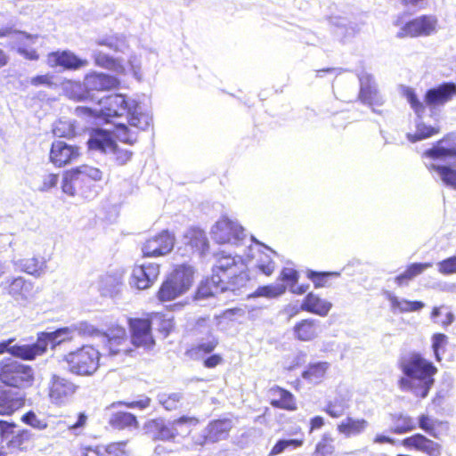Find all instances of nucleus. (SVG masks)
I'll return each mask as SVG.
<instances>
[{
  "instance_id": "36",
  "label": "nucleus",
  "mask_w": 456,
  "mask_h": 456,
  "mask_svg": "<svg viewBox=\"0 0 456 456\" xmlns=\"http://www.w3.org/2000/svg\"><path fill=\"white\" fill-rule=\"evenodd\" d=\"M330 364L327 362H318L308 365L307 369L303 371L302 378L311 383H319L324 377Z\"/></svg>"
},
{
  "instance_id": "44",
  "label": "nucleus",
  "mask_w": 456,
  "mask_h": 456,
  "mask_svg": "<svg viewBox=\"0 0 456 456\" xmlns=\"http://www.w3.org/2000/svg\"><path fill=\"white\" fill-rule=\"evenodd\" d=\"M122 285L121 280L116 275H105L102 278L100 289L103 296L114 297L116 296Z\"/></svg>"
},
{
  "instance_id": "61",
  "label": "nucleus",
  "mask_w": 456,
  "mask_h": 456,
  "mask_svg": "<svg viewBox=\"0 0 456 456\" xmlns=\"http://www.w3.org/2000/svg\"><path fill=\"white\" fill-rule=\"evenodd\" d=\"M75 171L72 170L69 175H66L62 181V191L64 193L73 196L76 193V185L81 182L80 180H74Z\"/></svg>"
},
{
  "instance_id": "13",
  "label": "nucleus",
  "mask_w": 456,
  "mask_h": 456,
  "mask_svg": "<svg viewBox=\"0 0 456 456\" xmlns=\"http://www.w3.org/2000/svg\"><path fill=\"white\" fill-rule=\"evenodd\" d=\"M77 389L78 386L70 379L53 374L48 383L49 399L54 405H66L72 400Z\"/></svg>"
},
{
  "instance_id": "55",
  "label": "nucleus",
  "mask_w": 456,
  "mask_h": 456,
  "mask_svg": "<svg viewBox=\"0 0 456 456\" xmlns=\"http://www.w3.org/2000/svg\"><path fill=\"white\" fill-rule=\"evenodd\" d=\"M404 96L410 103L411 107L415 111L418 118H420L421 115L425 112V106L423 102L419 100L415 92L410 87H406L404 89Z\"/></svg>"
},
{
  "instance_id": "54",
  "label": "nucleus",
  "mask_w": 456,
  "mask_h": 456,
  "mask_svg": "<svg viewBox=\"0 0 456 456\" xmlns=\"http://www.w3.org/2000/svg\"><path fill=\"white\" fill-rule=\"evenodd\" d=\"M348 404L342 399H335L328 403L325 411L332 418H339L344 415Z\"/></svg>"
},
{
  "instance_id": "24",
  "label": "nucleus",
  "mask_w": 456,
  "mask_h": 456,
  "mask_svg": "<svg viewBox=\"0 0 456 456\" xmlns=\"http://www.w3.org/2000/svg\"><path fill=\"white\" fill-rule=\"evenodd\" d=\"M456 95V84L444 82L436 87L428 89L425 94V102L431 108L444 105Z\"/></svg>"
},
{
  "instance_id": "15",
  "label": "nucleus",
  "mask_w": 456,
  "mask_h": 456,
  "mask_svg": "<svg viewBox=\"0 0 456 456\" xmlns=\"http://www.w3.org/2000/svg\"><path fill=\"white\" fill-rule=\"evenodd\" d=\"M3 289L19 305H27L35 297L34 283L23 277L8 278L2 281Z\"/></svg>"
},
{
  "instance_id": "49",
  "label": "nucleus",
  "mask_w": 456,
  "mask_h": 456,
  "mask_svg": "<svg viewBox=\"0 0 456 456\" xmlns=\"http://www.w3.org/2000/svg\"><path fill=\"white\" fill-rule=\"evenodd\" d=\"M286 290V286L281 283L271 284L263 287H259L256 292L255 296L256 297H276L283 294Z\"/></svg>"
},
{
  "instance_id": "38",
  "label": "nucleus",
  "mask_w": 456,
  "mask_h": 456,
  "mask_svg": "<svg viewBox=\"0 0 456 456\" xmlns=\"http://www.w3.org/2000/svg\"><path fill=\"white\" fill-rule=\"evenodd\" d=\"M109 424L114 428L124 429L133 427L137 428L138 421L134 414L119 411L111 415L109 419Z\"/></svg>"
},
{
  "instance_id": "8",
  "label": "nucleus",
  "mask_w": 456,
  "mask_h": 456,
  "mask_svg": "<svg viewBox=\"0 0 456 456\" xmlns=\"http://www.w3.org/2000/svg\"><path fill=\"white\" fill-rule=\"evenodd\" d=\"M101 353L92 346H83L68 354L64 360L69 372L78 376H91L99 368Z\"/></svg>"
},
{
  "instance_id": "6",
  "label": "nucleus",
  "mask_w": 456,
  "mask_h": 456,
  "mask_svg": "<svg viewBox=\"0 0 456 456\" xmlns=\"http://www.w3.org/2000/svg\"><path fill=\"white\" fill-rule=\"evenodd\" d=\"M35 379L33 369L11 358L0 361V381L6 386L27 388Z\"/></svg>"
},
{
  "instance_id": "23",
  "label": "nucleus",
  "mask_w": 456,
  "mask_h": 456,
  "mask_svg": "<svg viewBox=\"0 0 456 456\" xmlns=\"http://www.w3.org/2000/svg\"><path fill=\"white\" fill-rule=\"evenodd\" d=\"M360 82L359 99L364 104L373 107L374 105H382L383 99L379 94L375 81L372 76L367 72H362L358 75ZM373 111H376L372 108Z\"/></svg>"
},
{
  "instance_id": "29",
  "label": "nucleus",
  "mask_w": 456,
  "mask_h": 456,
  "mask_svg": "<svg viewBox=\"0 0 456 456\" xmlns=\"http://www.w3.org/2000/svg\"><path fill=\"white\" fill-rule=\"evenodd\" d=\"M332 307V304L325 299L321 298L314 293L306 295L301 305V309L313 313L320 316H326Z\"/></svg>"
},
{
  "instance_id": "19",
  "label": "nucleus",
  "mask_w": 456,
  "mask_h": 456,
  "mask_svg": "<svg viewBox=\"0 0 456 456\" xmlns=\"http://www.w3.org/2000/svg\"><path fill=\"white\" fill-rule=\"evenodd\" d=\"M159 274V266L155 263H143L134 266L129 283L138 289L150 288Z\"/></svg>"
},
{
  "instance_id": "57",
  "label": "nucleus",
  "mask_w": 456,
  "mask_h": 456,
  "mask_svg": "<svg viewBox=\"0 0 456 456\" xmlns=\"http://www.w3.org/2000/svg\"><path fill=\"white\" fill-rule=\"evenodd\" d=\"M437 271L444 276L456 273V256L447 257L436 263Z\"/></svg>"
},
{
  "instance_id": "58",
  "label": "nucleus",
  "mask_w": 456,
  "mask_h": 456,
  "mask_svg": "<svg viewBox=\"0 0 456 456\" xmlns=\"http://www.w3.org/2000/svg\"><path fill=\"white\" fill-rule=\"evenodd\" d=\"M21 420L25 424L38 430H44L48 427L47 422L43 419H39L37 415L32 411H29L27 413H25L21 417Z\"/></svg>"
},
{
  "instance_id": "22",
  "label": "nucleus",
  "mask_w": 456,
  "mask_h": 456,
  "mask_svg": "<svg viewBox=\"0 0 456 456\" xmlns=\"http://www.w3.org/2000/svg\"><path fill=\"white\" fill-rule=\"evenodd\" d=\"M79 156V148L65 142L55 141L52 143L50 160L56 167L72 163Z\"/></svg>"
},
{
  "instance_id": "53",
  "label": "nucleus",
  "mask_w": 456,
  "mask_h": 456,
  "mask_svg": "<svg viewBox=\"0 0 456 456\" xmlns=\"http://www.w3.org/2000/svg\"><path fill=\"white\" fill-rule=\"evenodd\" d=\"M303 444L302 440L298 439H281L279 440L272 448L269 456H274L282 453L287 448H297Z\"/></svg>"
},
{
  "instance_id": "25",
  "label": "nucleus",
  "mask_w": 456,
  "mask_h": 456,
  "mask_svg": "<svg viewBox=\"0 0 456 456\" xmlns=\"http://www.w3.org/2000/svg\"><path fill=\"white\" fill-rule=\"evenodd\" d=\"M406 448H414L427 453L428 456H441L442 446L422 434H415L401 441Z\"/></svg>"
},
{
  "instance_id": "64",
  "label": "nucleus",
  "mask_w": 456,
  "mask_h": 456,
  "mask_svg": "<svg viewBox=\"0 0 456 456\" xmlns=\"http://www.w3.org/2000/svg\"><path fill=\"white\" fill-rule=\"evenodd\" d=\"M126 442L112 443L104 448L107 456H121L125 452Z\"/></svg>"
},
{
  "instance_id": "59",
  "label": "nucleus",
  "mask_w": 456,
  "mask_h": 456,
  "mask_svg": "<svg viewBox=\"0 0 456 456\" xmlns=\"http://www.w3.org/2000/svg\"><path fill=\"white\" fill-rule=\"evenodd\" d=\"M256 267L265 275H271L275 268V263L272 259L271 256L263 253L259 256L256 261Z\"/></svg>"
},
{
  "instance_id": "12",
  "label": "nucleus",
  "mask_w": 456,
  "mask_h": 456,
  "mask_svg": "<svg viewBox=\"0 0 456 456\" xmlns=\"http://www.w3.org/2000/svg\"><path fill=\"white\" fill-rule=\"evenodd\" d=\"M211 234L213 240L219 244L239 245L246 238L242 226L228 217L218 220L212 227Z\"/></svg>"
},
{
  "instance_id": "9",
  "label": "nucleus",
  "mask_w": 456,
  "mask_h": 456,
  "mask_svg": "<svg viewBox=\"0 0 456 456\" xmlns=\"http://www.w3.org/2000/svg\"><path fill=\"white\" fill-rule=\"evenodd\" d=\"M193 273L191 266L179 265L161 285L159 298L170 301L185 293L192 283Z\"/></svg>"
},
{
  "instance_id": "47",
  "label": "nucleus",
  "mask_w": 456,
  "mask_h": 456,
  "mask_svg": "<svg viewBox=\"0 0 456 456\" xmlns=\"http://www.w3.org/2000/svg\"><path fill=\"white\" fill-rule=\"evenodd\" d=\"M438 133V129L430 126H427L422 122H417L416 133L414 134H408L407 138L411 142L423 140Z\"/></svg>"
},
{
  "instance_id": "60",
  "label": "nucleus",
  "mask_w": 456,
  "mask_h": 456,
  "mask_svg": "<svg viewBox=\"0 0 456 456\" xmlns=\"http://www.w3.org/2000/svg\"><path fill=\"white\" fill-rule=\"evenodd\" d=\"M333 439L329 434H324L321 441L316 444L315 454L322 456L331 454L334 451Z\"/></svg>"
},
{
  "instance_id": "26",
  "label": "nucleus",
  "mask_w": 456,
  "mask_h": 456,
  "mask_svg": "<svg viewBox=\"0 0 456 456\" xmlns=\"http://www.w3.org/2000/svg\"><path fill=\"white\" fill-rule=\"evenodd\" d=\"M51 67L61 66L66 69H77L88 65V61L77 57L70 51L52 53L48 55Z\"/></svg>"
},
{
  "instance_id": "2",
  "label": "nucleus",
  "mask_w": 456,
  "mask_h": 456,
  "mask_svg": "<svg viewBox=\"0 0 456 456\" xmlns=\"http://www.w3.org/2000/svg\"><path fill=\"white\" fill-rule=\"evenodd\" d=\"M248 281V275L242 258L239 256H222L213 267L211 278L202 281L199 286L196 299H206L227 292L235 295Z\"/></svg>"
},
{
  "instance_id": "45",
  "label": "nucleus",
  "mask_w": 456,
  "mask_h": 456,
  "mask_svg": "<svg viewBox=\"0 0 456 456\" xmlns=\"http://www.w3.org/2000/svg\"><path fill=\"white\" fill-rule=\"evenodd\" d=\"M183 395L181 392L160 393L158 395L159 403L167 410L174 411L182 406Z\"/></svg>"
},
{
  "instance_id": "18",
  "label": "nucleus",
  "mask_w": 456,
  "mask_h": 456,
  "mask_svg": "<svg viewBox=\"0 0 456 456\" xmlns=\"http://www.w3.org/2000/svg\"><path fill=\"white\" fill-rule=\"evenodd\" d=\"M0 436L12 449H22L24 444L31 438V433L28 429H22L14 423L0 419Z\"/></svg>"
},
{
  "instance_id": "40",
  "label": "nucleus",
  "mask_w": 456,
  "mask_h": 456,
  "mask_svg": "<svg viewBox=\"0 0 456 456\" xmlns=\"http://www.w3.org/2000/svg\"><path fill=\"white\" fill-rule=\"evenodd\" d=\"M217 344V339L211 336L208 341L200 342L196 346L187 350L186 354L194 360L201 359L206 354H210Z\"/></svg>"
},
{
  "instance_id": "62",
  "label": "nucleus",
  "mask_w": 456,
  "mask_h": 456,
  "mask_svg": "<svg viewBox=\"0 0 456 456\" xmlns=\"http://www.w3.org/2000/svg\"><path fill=\"white\" fill-rule=\"evenodd\" d=\"M86 419L87 417L85 413H79L77 420L74 424H67L62 420H58L56 422V428L61 431H64L66 429H77L86 424Z\"/></svg>"
},
{
  "instance_id": "5",
  "label": "nucleus",
  "mask_w": 456,
  "mask_h": 456,
  "mask_svg": "<svg viewBox=\"0 0 456 456\" xmlns=\"http://www.w3.org/2000/svg\"><path fill=\"white\" fill-rule=\"evenodd\" d=\"M424 155L437 163L427 164V167L447 186L456 189V134H450L439 141Z\"/></svg>"
},
{
  "instance_id": "46",
  "label": "nucleus",
  "mask_w": 456,
  "mask_h": 456,
  "mask_svg": "<svg viewBox=\"0 0 456 456\" xmlns=\"http://www.w3.org/2000/svg\"><path fill=\"white\" fill-rule=\"evenodd\" d=\"M74 180L83 181L85 178H89L94 181H100L102 175V173L100 169L87 165L78 167L74 169Z\"/></svg>"
},
{
  "instance_id": "16",
  "label": "nucleus",
  "mask_w": 456,
  "mask_h": 456,
  "mask_svg": "<svg viewBox=\"0 0 456 456\" xmlns=\"http://www.w3.org/2000/svg\"><path fill=\"white\" fill-rule=\"evenodd\" d=\"M12 37L15 40L18 53L24 58L30 61H37L38 53L32 45L38 39V35L28 34L21 30H16L12 27H4L0 28V38Z\"/></svg>"
},
{
  "instance_id": "43",
  "label": "nucleus",
  "mask_w": 456,
  "mask_h": 456,
  "mask_svg": "<svg viewBox=\"0 0 456 456\" xmlns=\"http://www.w3.org/2000/svg\"><path fill=\"white\" fill-rule=\"evenodd\" d=\"M417 424L413 418L404 414H398L394 417V427L392 433L402 435L416 429Z\"/></svg>"
},
{
  "instance_id": "32",
  "label": "nucleus",
  "mask_w": 456,
  "mask_h": 456,
  "mask_svg": "<svg viewBox=\"0 0 456 456\" xmlns=\"http://www.w3.org/2000/svg\"><path fill=\"white\" fill-rule=\"evenodd\" d=\"M330 24L333 28V33L340 40L354 35L360 29L357 24H353L345 17H330Z\"/></svg>"
},
{
  "instance_id": "42",
  "label": "nucleus",
  "mask_w": 456,
  "mask_h": 456,
  "mask_svg": "<svg viewBox=\"0 0 456 456\" xmlns=\"http://www.w3.org/2000/svg\"><path fill=\"white\" fill-rule=\"evenodd\" d=\"M418 425L419 428L430 436L439 438V434L436 432V428L443 425H447V423L435 419L428 414H421L418 418Z\"/></svg>"
},
{
  "instance_id": "63",
  "label": "nucleus",
  "mask_w": 456,
  "mask_h": 456,
  "mask_svg": "<svg viewBox=\"0 0 456 456\" xmlns=\"http://www.w3.org/2000/svg\"><path fill=\"white\" fill-rule=\"evenodd\" d=\"M280 278L282 281L287 282L289 289H291V284L296 285L297 282L298 273L292 268H283Z\"/></svg>"
},
{
  "instance_id": "50",
  "label": "nucleus",
  "mask_w": 456,
  "mask_h": 456,
  "mask_svg": "<svg viewBox=\"0 0 456 456\" xmlns=\"http://www.w3.org/2000/svg\"><path fill=\"white\" fill-rule=\"evenodd\" d=\"M53 133L57 137H72L75 134L74 124L70 120L60 119L54 124Z\"/></svg>"
},
{
  "instance_id": "37",
  "label": "nucleus",
  "mask_w": 456,
  "mask_h": 456,
  "mask_svg": "<svg viewBox=\"0 0 456 456\" xmlns=\"http://www.w3.org/2000/svg\"><path fill=\"white\" fill-rule=\"evenodd\" d=\"M184 239L186 244L190 245L191 248L200 252H204L208 246L206 233L200 229L189 230Z\"/></svg>"
},
{
  "instance_id": "41",
  "label": "nucleus",
  "mask_w": 456,
  "mask_h": 456,
  "mask_svg": "<svg viewBox=\"0 0 456 456\" xmlns=\"http://www.w3.org/2000/svg\"><path fill=\"white\" fill-rule=\"evenodd\" d=\"M430 267H432L431 263H413L403 273L395 277V281L398 285H403Z\"/></svg>"
},
{
  "instance_id": "21",
  "label": "nucleus",
  "mask_w": 456,
  "mask_h": 456,
  "mask_svg": "<svg viewBox=\"0 0 456 456\" xmlns=\"http://www.w3.org/2000/svg\"><path fill=\"white\" fill-rule=\"evenodd\" d=\"M102 342L104 344V349L108 352V355L115 356L121 353L126 354V330L122 327H115L110 329L108 332L102 333Z\"/></svg>"
},
{
  "instance_id": "14",
  "label": "nucleus",
  "mask_w": 456,
  "mask_h": 456,
  "mask_svg": "<svg viewBox=\"0 0 456 456\" xmlns=\"http://www.w3.org/2000/svg\"><path fill=\"white\" fill-rule=\"evenodd\" d=\"M232 428L229 419L210 421L199 434L192 436L194 444L203 446L207 444H215L225 440Z\"/></svg>"
},
{
  "instance_id": "20",
  "label": "nucleus",
  "mask_w": 456,
  "mask_h": 456,
  "mask_svg": "<svg viewBox=\"0 0 456 456\" xmlns=\"http://www.w3.org/2000/svg\"><path fill=\"white\" fill-rule=\"evenodd\" d=\"M175 237L168 231L149 239L142 250L145 256H159L169 253L174 248Z\"/></svg>"
},
{
  "instance_id": "48",
  "label": "nucleus",
  "mask_w": 456,
  "mask_h": 456,
  "mask_svg": "<svg viewBox=\"0 0 456 456\" xmlns=\"http://www.w3.org/2000/svg\"><path fill=\"white\" fill-rule=\"evenodd\" d=\"M339 273L337 272H315L309 270L307 272V277L310 279L315 288H322L328 286V281L331 277H338Z\"/></svg>"
},
{
  "instance_id": "17",
  "label": "nucleus",
  "mask_w": 456,
  "mask_h": 456,
  "mask_svg": "<svg viewBox=\"0 0 456 456\" xmlns=\"http://www.w3.org/2000/svg\"><path fill=\"white\" fill-rule=\"evenodd\" d=\"M129 328L131 331V342L136 347L151 349L155 345V340L151 333V322L148 319H129Z\"/></svg>"
},
{
  "instance_id": "7",
  "label": "nucleus",
  "mask_w": 456,
  "mask_h": 456,
  "mask_svg": "<svg viewBox=\"0 0 456 456\" xmlns=\"http://www.w3.org/2000/svg\"><path fill=\"white\" fill-rule=\"evenodd\" d=\"M87 144L91 151L111 155L116 163L120 166L126 164L133 155L132 151L119 148L111 133L104 129H94Z\"/></svg>"
},
{
  "instance_id": "51",
  "label": "nucleus",
  "mask_w": 456,
  "mask_h": 456,
  "mask_svg": "<svg viewBox=\"0 0 456 456\" xmlns=\"http://www.w3.org/2000/svg\"><path fill=\"white\" fill-rule=\"evenodd\" d=\"M70 328L72 330V333L75 335L77 333L80 336H95L100 337L102 336V332L95 329L93 325L86 322H80L74 323L70 325Z\"/></svg>"
},
{
  "instance_id": "52",
  "label": "nucleus",
  "mask_w": 456,
  "mask_h": 456,
  "mask_svg": "<svg viewBox=\"0 0 456 456\" xmlns=\"http://www.w3.org/2000/svg\"><path fill=\"white\" fill-rule=\"evenodd\" d=\"M97 45L106 46L114 52H119L126 46L123 37L110 36L97 40Z\"/></svg>"
},
{
  "instance_id": "34",
  "label": "nucleus",
  "mask_w": 456,
  "mask_h": 456,
  "mask_svg": "<svg viewBox=\"0 0 456 456\" xmlns=\"http://www.w3.org/2000/svg\"><path fill=\"white\" fill-rule=\"evenodd\" d=\"M271 393L273 396L271 402L273 406L289 411L296 409L294 396L288 390L276 387L271 390Z\"/></svg>"
},
{
  "instance_id": "4",
  "label": "nucleus",
  "mask_w": 456,
  "mask_h": 456,
  "mask_svg": "<svg viewBox=\"0 0 456 456\" xmlns=\"http://www.w3.org/2000/svg\"><path fill=\"white\" fill-rule=\"evenodd\" d=\"M74 338L70 326L59 328L53 331H45L37 334L36 343L30 345H12L13 338L0 342V354L7 352L12 356L22 360H33L42 355L50 346L54 349L61 343L70 341Z\"/></svg>"
},
{
  "instance_id": "56",
  "label": "nucleus",
  "mask_w": 456,
  "mask_h": 456,
  "mask_svg": "<svg viewBox=\"0 0 456 456\" xmlns=\"http://www.w3.org/2000/svg\"><path fill=\"white\" fill-rule=\"evenodd\" d=\"M432 349L437 362L442 360L440 351L444 349L448 343V337L443 333H435L432 338Z\"/></svg>"
},
{
  "instance_id": "11",
  "label": "nucleus",
  "mask_w": 456,
  "mask_h": 456,
  "mask_svg": "<svg viewBox=\"0 0 456 456\" xmlns=\"http://www.w3.org/2000/svg\"><path fill=\"white\" fill-rule=\"evenodd\" d=\"M394 24L400 27L396 34L398 38L428 37L436 31L437 19L433 15H421L403 23L401 18H398Z\"/></svg>"
},
{
  "instance_id": "27",
  "label": "nucleus",
  "mask_w": 456,
  "mask_h": 456,
  "mask_svg": "<svg viewBox=\"0 0 456 456\" xmlns=\"http://www.w3.org/2000/svg\"><path fill=\"white\" fill-rule=\"evenodd\" d=\"M119 81L113 76L94 72L86 76L84 86L87 91H109L118 86Z\"/></svg>"
},
{
  "instance_id": "3",
  "label": "nucleus",
  "mask_w": 456,
  "mask_h": 456,
  "mask_svg": "<svg viewBox=\"0 0 456 456\" xmlns=\"http://www.w3.org/2000/svg\"><path fill=\"white\" fill-rule=\"evenodd\" d=\"M398 368L403 374L397 382L400 390L426 398L435 383L434 376L437 372L433 362L420 354L412 352L400 357Z\"/></svg>"
},
{
  "instance_id": "1",
  "label": "nucleus",
  "mask_w": 456,
  "mask_h": 456,
  "mask_svg": "<svg viewBox=\"0 0 456 456\" xmlns=\"http://www.w3.org/2000/svg\"><path fill=\"white\" fill-rule=\"evenodd\" d=\"M102 105L100 110V116L111 122L110 118L122 117L126 115V119L130 127L125 123L115 124L116 137L127 144H134L137 141L138 131L145 130L149 127L151 123V117L149 114L142 110L140 104L132 99H126L124 94H116L107 96L104 100L101 101Z\"/></svg>"
},
{
  "instance_id": "35",
  "label": "nucleus",
  "mask_w": 456,
  "mask_h": 456,
  "mask_svg": "<svg viewBox=\"0 0 456 456\" xmlns=\"http://www.w3.org/2000/svg\"><path fill=\"white\" fill-rule=\"evenodd\" d=\"M93 57L94 63L99 67L112 70L117 74H124L126 71V68L118 59H115L102 51L94 50Z\"/></svg>"
},
{
  "instance_id": "39",
  "label": "nucleus",
  "mask_w": 456,
  "mask_h": 456,
  "mask_svg": "<svg viewBox=\"0 0 456 456\" xmlns=\"http://www.w3.org/2000/svg\"><path fill=\"white\" fill-rule=\"evenodd\" d=\"M393 310H399L401 313L419 311L425 306L421 301H410L407 299H400L399 297L390 295L388 297Z\"/></svg>"
},
{
  "instance_id": "33",
  "label": "nucleus",
  "mask_w": 456,
  "mask_h": 456,
  "mask_svg": "<svg viewBox=\"0 0 456 456\" xmlns=\"http://www.w3.org/2000/svg\"><path fill=\"white\" fill-rule=\"evenodd\" d=\"M318 322L313 319L303 320L294 327L295 337L301 341H310L318 336Z\"/></svg>"
},
{
  "instance_id": "30",
  "label": "nucleus",
  "mask_w": 456,
  "mask_h": 456,
  "mask_svg": "<svg viewBox=\"0 0 456 456\" xmlns=\"http://www.w3.org/2000/svg\"><path fill=\"white\" fill-rule=\"evenodd\" d=\"M12 264L16 270L24 272L35 277H40L45 271L46 263L44 259L37 257L24 258V259H12Z\"/></svg>"
},
{
  "instance_id": "28",
  "label": "nucleus",
  "mask_w": 456,
  "mask_h": 456,
  "mask_svg": "<svg viewBox=\"0 0 456 456\" xmlns=\"http://www.w3.org/2000/svg\"><path fill=\"white\" fill-rule=\"evenodd\" d=\"M23 405V395L0 387V415H11Z\"/></svg>"
},
{
  "instance_id": "31",
  "label": "nucleus",
  "mask_w": 456,
  "mask_h": 456,
  "mask_svg": "<svg viewBox=\"0 0 456 456\" xmlns=\"http://www.w3.org/2000/svg\"><path fill=\"white\" fill-rule=\"evenodd\" d=\"M369 423L364 419L347 417L338 425V431L346 437L356 436L362 434Z\"/></svg>"
},
{
  "instance_id": "10",
  "label": "nucleus",
  "mask_w": 456,
  "mask_h": 456,
  "mask_svg": "<svg viewBox=\"0 0 456 456\" xmlns=\"http://www.w3.org/2000/svg\"><path fill=\"white\" fill-rule=\"evenodd\" d=\"M186 423L196 425L198 419L194 417L183 416L174 421H167L159 418L148 420L143 428L153 440L173 441L179 435L177 427Z\"/></svg>"
}]
</instances>
